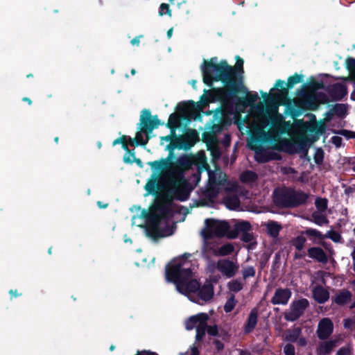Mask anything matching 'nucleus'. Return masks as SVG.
Returning a JSON list of instances; mask_svg holds the SVG:
<instances>
[{"mask_svg":"<svg viewBox=\"0 0 355 355\" xmlns=\"http://www.w3.org/2000/svg\"><path fill=\"white\" fill-rule=\"evenodd\" d=\"M243 60L239 58L236 60L235 67L243 71Z\"/></svg>","mask_w":355,"mask_h":355,"instance_id":"49","label":"nucleus"},{"mask_svg":"<svg viewBox=\"0 0 355 355\" xmlns=\"http://www.w3.org/2000/svg\"><path fill=\"white\" fill-rule=\"evenodd\" d=\"M352 295L351 292L347 290L338 291L334 297V302L338 305H344L352 300Z\"/></svg>","mask_w":355,"mask_h":355,"instance_id":"18","label":"nucleus"},{"mask_svg":"<svg viewBox=\"0 0 355 355\" xmlns=\"http://www.w3.org/2000/svg\"><path fill=\"white\" fill-rule=\"evenodd\" d=\"M174 114H171L169 117L168 123L171 125V126L175 127L177 125L178 121L176 119L174 120V122L173 121V119L174 118Z\"/></svg>","mask_w":355,"mask_h":355,"instance_id":"51","label":"nucleus"},{"mask_svg":"<svg viewBox=\"0 0 355 355\" xmlns=\"http://www.w3.org/2000/svg\"><path fill=\"white\" fill-rule=\"evenodd\" d=\"M137 355H157L155 352H151L149 351H143L141 352H139Z\"/></svg>","mask_w":355,"mask_h":355,"instance_id":"52","label":"nucleus"},{"mask_svg":"<svg viewBox=\"0 0 355 355\" xmlns=\"http://www.w3.org/2000/svg\"><path fill=\"white\" fill-rule=\"evenodd\" d=\"M241 236H242V241H243L244 242H246V243H248V242L250 243V244L249 245V248L253 249L255 247L257 243L255 241H254L253 234L252 232H250V231L241 234Z\"/></svg>","mask_w":355,"mask_h":355,"instance_id":"29","label":"nucleus"},{"mask_svg":"<svg viewBox=\"0 0 355 355\" xmlns=\"http://www.w3.org/2000/svg\"><path fill=\"white\" fill-rule=\"evenodd\" d=\"M187 260L186 254L174 259L166 268V278L175 284L177 291L186 295L191 301L202 304L214 295L213 286L210 282L202 287L196 279L194 268Z\"/></svg>","mask_w":355,"mask_h":355,"instance_id":"1","label":"nucleus"},{"mask_svg":"<svg viewBox=\"0 0 355 355\" xmlns=\"http://www.w3.org/2000/svg\"><path fill=\"white\" fill-rule=\"evenodd\" d=\"M200 164H203L205 162V156L204 153H200L198 154L196 158Z\"/></svg>","mask_w":355,"mask_h":355,"instance_id":"48","label":"nucleus"},{"mask_svg":"<svg viewBox=\"0 0 355 355\" xmlns=\"http://www.w3.org/2000/svg\"><path fill=\"white\" fill-rule=\"evenodd\" d=\"M351 96L352 98L355 101V90L352 92Z\"/></svg>","mask_w":355,"mask_h":355,"instance_id":"64","label":"nucleus"},{"mask_svg":"<svg viewBox=\"0 0 355 355\" xmlns=\"http://www.w3.org/2000/svg\"><path fill=\"white\" fill-rule=\"evenodd\" d=\"M315 206L321 211L324 210L327 206V200L322 198L317 199L315 200Z\"/></svg>","mask_w":355,"mask_h":355,"instance_id":"37","label":"nucleus"},{"mask_svg":"<svg viewBox=\"0 0 355 355\" xmlns=\"http://www.w3.org/2000/svg\"><path fill=\"white\" fill-rule=\"evenodd\" d=\"M313 295L315 301L322 304L327 302L329 298L328 291L321 286L315 287L313 291Z\"/></svg>","mask_w":355,"mask_h":355,"instance_id":"19","label":"nucleus"},{"mask_svg":"<svg viewBox=\"0 0 355 355\" xmlns=\"http://www.w3.org/2000/svg\"><path fill=\"white\" fill-rule=\"evenodd\" d=\"M230 226L225 221H220L214 219H206L205 227L201 230L200 235L205 240L214 236H223L229 232Z\"/></svg>","mask_w":355,"mask_h":355,"instance_id":"7","label":"nucleus"},{"mask_svg":"<svg viewBox=\"0 0 355 355\" xmlns=\"http://www.w3.org/2000/svg\"><path fill=\"white\" fill-rule=\"evenodd\" d=\"M132 45H138L139 44V37H135L131 40Z\"/></svg>","mask_w":355,"mask_h":355,"instance_id":"53","label":"nucleus"},{"mask_svg":"<svg viewBox=\"0 0 355 355\" xmlns=\"http://www.w3.org/2000/svg\"><path fill=\"white\" fill-rule=\"evenodd\" d=\"M216 347L218 349H221L223 348V345L220 342H218V341L216 342Z\"/></svg>","mask_w":355,"mask_h":355,"instance_id":"56","label":"nucleus"},{"mask_svg":"<svg viewBox=\"0 0 355 355\" xmlns=\"http://www.w3.org/2000/svg\"><path fill=\"white\" fill-rule=\"evenodd\" d=\"M191 355H198V352L196 348L192 349Z\"/></svg>","mask_w":355,"mask_h":355,"instance_id":"61","label":"nucleus"},{"mask_svg":"<svg viewBox=\"0 0 355 355\" xmlns=\"http://www.w3.org/2000/svg\"><path fill=\"white\" fill-rule=\"evenodd\" d=\"M336 88H338L340 91V94L339 95L340 98H342L347 94V88L345 85H338L336 86Z\"/></svg>","mask_w":355,"mask_h":355,"instance_id":"46","label":"nucleus"},{"mask_svg":"<svg viewBox=\"0 0 355 355\" xmlns=\"http://www.w3.org/2000/svg\"><path fill=\"white\" fill-rule=\"evenodd\" d=\"M164 139L166 140V141H171V137L170 136H166V137H164Z\"/></svg>","mask_w":355,"mask_h":355,"instance_id":"62","label":"nucleus"},{"mask_svg":"<svg viewBox=\"0 0 355 355\" xmlns=\"http://www.w3.org/2000/svg\"><path fill=\"white\" fill-rule=\"evenodd\" d=\"M257 322V313L255 311H252L249 315L248 322L245 326V331L250 332L251 331L254 327L256 326Z\"/></svg>","mask_w":355,"mask_h":355,"instance_id":"22","label":"nucleus"},{"mask_svg":"<svg viewBox=\"0 0 355 355\" xmlns=\"http://www.w3.org/2000/svg\"><path fill=\"white\" fill-rule=\"evenodd\" d=\"M333 322L329 318H324L320 320L316 333L320 339L324 340L330 336L333 333Z\"/></svg>","mask_w":355,"mask_h":355,"instance_id":"13","label":"nucleus"},{"mask_svg":"<svg viewBox=\"0 0 355 355\" xmlns=\"http://www.w3.org/2000/svg\"><path fill=\"white\" fill-rule=\"evenodd\" d=\"M284 351L286 355H295V348L291 344H287L284 347Z\"/></svg>","mask_w":355,"mask_h":355,"instance_id":"43","label":"nucleus"},{"mask_svg":"<svg viewBox=\"0 0 355 355\" xmlns=\"http://www.w3.org/2000/svg\"><path fill=\"white\" fill-rule=\"evenodd\" d=\"M257 175L255 173L250 171L243 172L241 175V180L245 183H252L256 181Z\"/></svg>","mask_w":355,"mask_h":355,"instance_id":"27","label":"nucleus"},{"mask_svg":"<svg viewBox=\"0 0 355 355\" xmlns=\"http://www.w3.org/2000/svg\"><path fill=\"white\" fill-rule=\"evenodd\" d=\"M147 130L144 128L142 126H140L139 130L137 132L135 136V141L137 144L139 145H146L149 139V137L148 135H146V139H144V135L146 134Z\"/></svg>","mask_w":355,"mask_h":355,"instance_id":"23","label":"nucleus"},{"mask_svg":"<svg viewBox=\"0 0 355 355\" xmlns=\"http://www.w3.org/2000/svg\"><path fill=\"white\" fill-rule=\"evenodd\" d=\"M234 251V246L232 243H225L222 246L218 248L214 251V254L216 256H227L231 254Z\"/></svg>","mask_w":355,"mask_h":355,"instance_id":"21","label":"nucleus"},{"mask_svg":"<svg viewBox=\"0 0 355 355\" xmlns=\"http://www.w3.org/2000/svg\"><path fill=\"white\" fill-rule=\"evenodd\" d=\"M148 164L153 169H159L161 168L162 163L159 161H155L149 162Z\"/></svg>","mask_w":355,"mask_h":355,"instance_id":"47","label":"nucleus"},{"mask_svg":"<svg viewBox=\"0 0 355 355\" xmlns=\"http://www.w3.org/2000/svg\"><path fill=\"white\" fill-rule=\"evenodd\" d=\"M173 28H170L168 31H167V37L168 38H171V36H172V34H173Z\"/></svg>","mask_w":355,"mask_h":355,"instance_id":"55","label":"nucleus"},{"mask_svg":"<svg viewBox=\"0 0 355 355\" xmlns=\"http://www.w3.org/2000/svg\"><path fill=\"white\" fill-rule=\"evenodd\" d=\"M309 303L306 299L302 298L291 302L288 310L284 313V318L287 321L297 320L309 306Z\"/></svg>","mask_w":355,"mask_h":355,"instance_id":"9","label":"nucleus"},{"mask_svg":"<svg viewBox=\"0 0 355 355\" xmlns=\"http://www.w3.org/2000/svg\"><path fill=\"white\" fill-rule=\"evenodd\" d=\"M207 332L211 336H216L218 333V329L216 326H209L206 327Z\"/></svg>","mask_w":355,"mask_h":355,"instance_id":"44","label":"nucleus"},{"mask_svg":"<svg viewBox=\"0 0 355 355\" xmlns=\"http://www.w3.org/2000/svg\"><path fill=\"white\" fill-rule=\"evenodd\" d=\"M303 233L309 236L313 241L320 240L323 238L321 232L312 228H307Z\"/></svg>","mask_w":355,"mask_h":355,"instance_id":"28","label":"nucleus"},{"mask_svg":"<svg viewBox=\"0 0 355 355\" xmlns=\"http://www.w3.org/2000/svg\"><path fill=\"white\" fill-rule=\"evenodd\" d=\"M193 164L190 157L182 155L171 164L167 171L168 188L173 196L181 201L186 200L189 193L183 173L189 169Z\"/></svg>","mask_w":355,"mask_h":355,"instance_id":"4","label":"nucleus"},{"mask_svg":"<svg viewBox=\"0 0 355 355\" xmlns=\"http://www.w3.org/2000/svg\"><path fill=\"white\" fill-rule=\"evenodd\" d=\"M352 257L353 259V263H355V247L352 252Z\"/></svg>","mask_w":355,"mask_h":355,"instance_id":"57","label":"nucleus"},{"mask_svg":"<svg viewBox=\"0 0 355 355\" xmlns=\"http://www.w3.org/2000/svg\"><path fill=\"white\" fill-rule=\"evenodd\" d=\"M255 274V270L253 267L249 266L243 270V276L245 279L253 277Z\"/></svg>","mask_w":355,"mask_h":355,"instance_id":"38","label":"nucleus"},{"mask_svg":"<svg viewBox=\"0 0 355 355\" xmlns=\"http://www.w3.org/2000/svg\"><path fill=\"white\" fill-rule=\"evenodd\" d=\"M307 198L308 195L302 191L284 190L275 192L274 201L279 207H290L304 203Z\"/></svg>","mask_w":355,"mask_h":355,"instance_id":"6","label":"nucleus"},{"mask_svg":"<svg viewBox=\"0 0 355 355\" xmlns=\"http://www.w3.org/2000/svg\"><path fill=\"white\" fill-rule=\"evenodd\" d=\"M135 159V154L131 153L129 150L127 148V153L125 154L123 157V161L125 163H132Z\"/></svg>","mask_w":355,"mask_h":355,"instance_id":"39","label":"nucleus"},{"mask_svg":"<svg viewBox=\"0 0 355 355\" xmlns=\"http://www.w3.org/2000/svg\"><path fill=\"white\" fill-rule=\"evenodd\" d=\"M326 237L330 238L331 240H333L335 242L340 241L341 236L339 234H338L336 232H329L326 235Z\"/></svg>","mask_w":355,"mask_h":355,"instance_id":"41","label":"nucleus"},{"mask_svg":"<svg viewBox=\"0 0 355 355\" xmlns=\"http://www.w3.org/2000/svg\"><path fill=\"white\" fill-rule=\"evenodd\" d=\"M312 217L313 221L318 225H322L328 223L327 218L320 213H314Z\"/></svg>","mask_w":355,"mask_h":355,"instance_id":"31","label":"nucleus"},{"mask_svg":"<svg viewBox=\"0 0 355 355\" xmlns=\"http://www.w3.org/2000/svg\"><path fill=\"white\" fill-rule=\"evenodd\" d=\"M352 347L351 345H347L343 347H341L338 349L336 353V355H349L352 353Z\"/></svg>","mask_w":355,"mask_h":355,"instance_id":"36","label":"nucleus"},{"mask_svg":"<svg viewBox=\"0 0 355 355\" xmlns=\"http://www.w3.org/2000/svg\"><path fill=\"white\" fill-rule=\"evenodd\" d=\"M140 126L147 130H152L153 129L157 128L159 125V121L157 116H150V112L147 110H144L141 112L140 116Z\"/></svg>","mask_w":355,"mask_h":355,"instance_id":"15","label":"nucleus"},{"mask_svg":"<svg viewBox=\"0 0 355 355\" xmlns=\"http://www.w3.org/2000/svg\"><path fill=\"white\" fill-rule=\"evenodd\" d=\"M98 207H101V208H105V207H107V204L103 205V204H102L101 202H98Z\"/></svg>","mask_w":355,"mask_h":355,"instance_id":"58","label":"nucleus"},{"mask_svg":"<svg viewBox=\"0 0 355 355\" xmlns=\"http://www.w3.org/2000/svg\"><path fill=\"white\" fill-rule=\"evenodd\" d=\"M225 203L230 209H236L240 206V202L236 196H228L225 200Z\"/></svg>","mask_w":355,"mask_h":355,"instance_id":"24","label":"nucleus"},{"mask_svg":"<svg viewBox=\"0 0 355 355\" xmlns=\"http://www.w3.org/2000/svg\"><path fill=\"white\" fill-rule=\"evenodd\" d=\"M306 241V238L304 237V233L302 232L301 234L294 238L291 243L296 250H301L303 249Z\"/></svg>","mask_w":355,"mask_h":355,"instance_id":"26","label":"nucleus"},{"mask_svg":"<svg viewBox=\"0 0 355 355\" xmlns=\"http://www.w3.org/2000/svg\"><path fill=\"white\" fill-rule=\"evenodd\" d=\"M276 112H277V107H275V109L272 110V118L275 117Z\"/></svg>","mask_w":355,"mask_h":355,"instance_id":"63","label":"nucleus"},{"mask_svg":"<svg viewBox=\"0 0 355 355\" xmlns=\"http://www.w3.org/2000/svg\"><path fill=\"white\" fill-rule=\"evenodd\" d=\"M251 231V225L247 221H239L235 223L234 230L229 231L227 237L235 239L239 235H241L247 232Z\"/></svg>","mask_w":355,"mask_h":355,"instance_id":"16","label":"nucleus"},{"mask_svg":"<svg viewBox=\"0 0 355 355\" xmlns=\"http://www.w3.org/2000/svg\"><path fill=\"white\" fill-rule=\"evenodd\" d=\"M301 80H302V77L296 74L295 76H291L288 79V83L289 86H293L295 84L299 83L300 82H301Z\"/></svg>","mask_w":355,"mask_h":355,"instance_id":"40","label":"nucleus"},{"mask_svg":"<svg viewBox=\"0 0 355 355\" xmlns=\"http://www.w3.org/2000/svg\"><path fill=\"white\" fill-rule=\"evenodd\" d=\"M308 254L310 257L317 260L319 262L325 263L328 259L322 249L320 248H311L308 250Z\"/></svg>","mask_w":355,"mask_h":355,"instance_id":"17","label":"nucleus"},{"mask_svg":"<svg viewBox=\"0 0 355 355\" xmlns=\"http://www.w3.org/2000/svg\"><path fill=\"white\" fill-rule=\"evenodd\" d=\"M167 14L168 16H171V10H170L169 6L167 3H162L159 7V15L163 16Z\"/></svg>","mask_w":355,"mask_h":355,"instance_id":"35","label":"nucleus"},{"mask_svg":"<svg viewBox=\"0 0 355 355\" xmlns=\"http://www.w3.org/2000/svg\"><path fill=\"white\" fill-rule=\"evenodd\" d=\"M266 228L267 233L272 237L276 238L278 236L282 226L277 222L269 221L264 223Z\"/></svg>","mask_w":355,"mask_h":355,"instance_id":"20","label":"nucleus"},{"mask_svg":"<svg viewBox=\"0 0 355 355\" xmlns=\"http://www.w3.org/2000/svg\"><path fill=\"white\" fill-rule=\"evenodd\" d=\"M258 98V95L257 94H251L248 92L246 95V101L250 105L254 103Z\"/></svg>","mask_w":355,"mask_h":355,"instance_id":"42","label":"nucleus"},{"mask_svg":"<svg viewBox=\"0 0 355 355\" xmlns=\"http://www.w3.org/2000/svg\"><path fill=\"white\" fill-rule=\"evenodd\" d=\"M332 141H333V143L336 146H340V144H341V141H342V139L339 137H334L332 138Z\"/></svg>","mask_w":355,"mask_h":355,"instance_id":"50","label":"nucleus"},{"mask_svg":"<svg viewBox=\"0 0 355 355\" xmlns=\"http://www.w3.org/2000/svg\"><path fill=\"white\" fill-rule=\"evenodd\" d=\"M189 108H190V107L188 105H187L185 106V107H184V109H185L184 114L187 115V116L191 114L190 111H189Z\"/></svg>","mask_w":355,"mask_h":355,"instance_id":"54","label":"nucleus"},{"mask_svg":"<svg viewBox=\"0 0 355 355\" xmlns=\"http://www.w3.org/2000/svg\"><path fill=\"white\" fill-rule=\"evenodd\" d=\"M124 242L125 243H128V242L132 243V241L130 239L127 238V236L125 235L124 236Z\"/></svg>","mask_w":355,"mask_h":355,"instance_id":"60","label":"nucleus"},{"mask_svg":"<svg viewBox=\"0 0 355 355\" xmlns=\"http://www.w3.org/2000/svg\"><path fill=\"white\" fill-rule=\"evenodd\" d=\"M268 125V119L267 117L263 114H260L254 118L250 126L254 137H252L248 140V146L250 149L255 151V159L261 163L279 159V156L277 153H272L268 149H263L261 146V141H268L272 137L270 132H266L264 130Z\"/></svg>","mask_w":355,"mask_h":355,"instance_id":"3","label":"nucleus"},{"mask_svg":"<svg viewBox=\"0 0 355 355\" xmlns=\"http://www.w3.org/2000/svg\"><path fill=\"white\" fill-rule=\"evenodd\" d=\"M208 318V315L203 313L193 315L185 322L186 329L191 330L196 328V339L200 340L205 335Z\"/></svg>","mask_w":355,"mask_h":355,"instance_id":"8","label":"nucleus"},{"mask_svg":"<svg viewBox=\"0 0 355 355\" xmlns=\"http://www.w3.org/2000/svg\"><path fill=\"white\" fill-rule=\"evenodd\" d=\"M236 305V300L234 297H231L230 299L227 300L226 302L225 306H224V310L225 312L228 313L233 310Z\"/></svg>","mask_w":355,"mask_h":355,"instance_id":"34","label":"nucleus"},{"mask_svg":"<svg viewBox=\"0 0 355 355\" xmlns=\"http://www.w3.org/2000/svg\"><path fill=\"white\" fill-rule=\"evenodd\" d=\"M171 205L169 201L164 202L159 199L150 208L148 223L145 228L148 237L156 240L173 234L169 220L172 216Z\"/></svg>","mask_w":355,"mask_h":355,"instance_id":"2","label":"nucleus"},{"mask_svg":"<svg viewBox=\"0 0 355 355\" xmlns=\"http://www.w3.org/2000/svg\"><path fill=\"white\" fill-rule=\"evenodd\" d=\"M343 340V336L339 335L333 339L320 343L316 349L317 354L318 355L329 354L334 347L341 343Z\"/></svg>","mask_w":355,"mask_h":355,"instance_id":"12","label":"nucleus"},{"mask_svg":"<svg viewBox=\"0 0 355 355\" xmlns=\"http://www.w3.org/2000/svg\"><path fill=\"white\" fill-rule=\"evenodd\" d=\"M216 61V58L204 61L201 66L203 82L208 86H211L214 81L222 80L226 87L231 89H236L234 69L230 67L225 61H221L219 63H217Z\"/></svg>","mask_w":355,"mask_h":355,"instance_id":"5","label":"nucleus"},{"mask_svg":"<svg viewBox=\"0 0 355 355\" xmlns=\"http://www.w3.org/2000/svg\"><path fill=\"white\" fill-rule=\"evenodd\" d=\"M284 81L280 80H277V82H276V83L275 85V87L277 89L282 88L283 89H281L278 92L272 93V95H273L275 98L280 100L282 98H284V96L286 95L287 91L285 89H284Z\"/></svg>","mask_w":355,"mask_h":355,"instance_id":"25","label":"nucleus"},{"mask_svg":"<svg viewBox=\"0 0 355 355\" xmlns=\"http://www.w3.org/2000/svg\"><path fill=\"white\" fill-rule=\"evenodd\" d=\"M226 181L225 175L218 171H209L208 192L211 197H215L220 189V187Z\"/></svg>","mask_w":355,"mask_h":355,"instance_id":"10","label":"nucleus"},{"mask_svg":"<svg viewBox=\"0 0 355 355\" xmlns=\"http://www.w3.org/2000/svg\"><path fill=\"white\" fill-rule=\"evenodd\" d=\"M346 65L349 71L350 78L355 81V59L348 58L346 60Z\"/></svg>","mask_w":355,"mask_h":355,"instance_id":"30","label":"nucleus"},{"mask_svg":"<svg viewBox=\"0 0 355 355\" xmlns=\"http://www.w3.org/2000/svg\"><path fill=\"white\" fill-rule=\"evenodd\" d=\"M217 268L223 275L232 277L238 270L239 266L229 259H220L217 262Z\"/></svg>","mask_w":355,"mask_h":355,"instance_id":"11","label":"nucleus"},{"mask_svg":"<svg viewBox=\"0 0 355 355\" xmlns=\"http://www.w3.org/2000/svg\"><path fill=\"white\" fill-rule=\"evenodd\" d=\"M228 287L230 291L237 292L242 289L243 284L239 280H232L229 282Z\"/></svg>","mask_w":355,"mask_h":355,"instance_id":"32","label":"nucleus"},{"mask_svg":"<svg viewBox=\"0 0 355 355\" xmlns=\"http://www.w3.org/2000/svg\"><path fill=\"white\" fill-rule=\"evenodd\" d=\"M10 293L11 295H14V296H18L19 295L18 293H17V291H13L12 290H11L10 291Z\"/></svg>","mask_w":355,"mask_h":355,"instance_id":"59","label":"nucleus"},{"mask_svg":"<svg viewBox=\"0 0 355 355\" xmlns=\"http://www.w3.org/2000/svg\"><path fill=\"white\" fill-rule=\"evenodd\" d=\"M355 323V318H347L344 320V326L345 328H350Z\"/></svg>","mask_w":355,"mask_h":355,"instance_id":"45","label":"nucleus"},{"mask_svg":"<svg viewBox=\"0 0 355 355\" xmlns=\"http://www.w3.org/2000/svg\"><path fill=\"white\" fill-rule=\"evenodd\" d=\"M291 295L292 292L290 289L277 288L271 299V302L275 305H286Z\"/></svg>","mask_w":355,"mask_h":355,"instance_id":"14","label":"nucleus"},{"mask_svg":"<svg viewBox=\"0 0 355 355\" xmlns=\"http://www.w3.org/2000/svg\"><path fill=\"white\" fill-rule=\"evenodd\" d=\"M156 181L155 180H149L145 185V189L148 194L153 193L156 189Z\"/></svg>","mask_w":355,"mask_h":355,"instance_id":"33","label":"nucleus"}]
</instances>
